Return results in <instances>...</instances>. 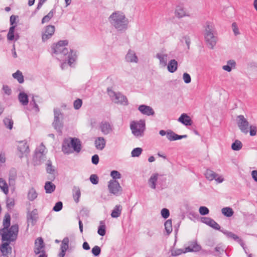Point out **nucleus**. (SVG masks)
<instances>
[{"label":"nucleus","mask_w":257,"mask_h":257,"mask_svg":"<svg viewBox=\"0 0 257 257\" xmlns=\"http://www.w3.org/2000/svg\"><path fill=\"white\" fill-rule=\"evenodd\" d=\"M121 210L122 207L121 205H116L111 213V217L113 218L119 217L121 214Z\"/></svg>","instance_id":"nucleus-35"},{"label":"nucleus","mask_w":257,"mask_h":257,"mask_svg":"<svg viewBox=\"0 0 257 257\" xmlns=\"http://www.w3.org/2000/svg\"><path fill=\"white\" fill-rule=\"evenodd\" d=\"M55 13V8L52 9L47 15L43 18L41 22L42 24H43L45 23L49 22L50 20L53 17Z\"/></svg>","instance_id":"nucleus-33"},{"label":"nucleus","mask_w":257,"mask_h":257,"mask_svg":"<svg viewBox=\"0 0 257 257\" xmlns=\"http://www.w3.org/2000/svg\"><path fill=\"white\" fill-rule=\"evenodd\" d=\"M221 231L225 235H226L228 238H231V239H233L234 240L236 241L243 248H244V243L243 240L238 235H236L235 234L233 233V232H232L231 231H228L227 230H224V231L221 230Z\"/></svg>","instance_id":"nucleus-15"},{"label":"nucleus","mask_w":257,"mask_h":257,"mask_svg":"<svg viewBox=\"0 0 257 257\" xmlns=\"http://www.w3.org/2000/svg\"><path fill=\"white\" fill-rule=\"evenodd\" d=\"M82 104V100L78 98L74 101V103H73L74 108L75 109H78L81 107Z\"/></svg>","instance_id":"nucleus-57"},{"label":"nucleus","mask_w":257,"mask_h":257,"mask_svg":"<svg viewBox=\"0 0 257 257\" xmlns=\"http://www.w3.org/2000/svg\"><path fill=\"white\" fill-rule=\"evenodd\" d=\"M257 128L255 125L249 126V132L250 136H254L256 134Z\"/></svg>","instance_id":"nucleus-60"},{"label":"nucleus","mask_w":257,"mask_h":257,"mask_svg":"<svg viewBox=\"0 0 257 257\" xmlns=\"http://www.w3.org/2000/svg\"><path fill=\"white\" fill-rule=\"evenodd\" d=\"M7 207L8 208H11L15 205V202L14 199L7 198L6 200Z\"/></svg>","instance_id":"nucleus-62"},{"label":"nucleus","mask_w":257,"mask_h":257,"mask_svg":"<svg viewBox=\"0 0 257 257\" xmlns=\"http://www.w3.org/2000/svg\"><path fill=\"white\" fill-rule=\"evenodd\" d=\"M108 189L110 193L115 196L119 195L121 191V187L118 182L115 180H111L108 182Z\"/></svg>","instance_id":"nucleus-8"},{"label":"nucleus","mask_w":257,"mask_h":257,"mask_svg":"<svg viewBox=\"0 0 257 257\" xmlns=\"http://www.w3.org/2000/svg\"><path fill=\"white\" fill-rule=\"evenodd\" d=\"M235 62L234 60H230L227 61V64L223 66L222 68L224 70L229 72L231 71L232 67H235Z\"/></svg>","instance_id":"nucleus-40"},{"label":"nucleus","mask_w":257,"mask_h":257,"mask_svg":"<svg viewBox=\"0 0 257 257\" xmlns=\"http://www.w3.org/2000/svg\"><path fill=\"white\" fill-rule=\"evenodd\" d=\"M143 149L141 148H136L133 150L131 153L132 157H138L142 154Z\"/></svg>","instance_id":"nucleus-49"},{"label":"nucleus","mask_w":257,"mask_h":257,"mask_svg":"<svg viewBox=\"0 0 257 257\" xmlns=\"http://www.w3.org/2000/svg\"><path fill=\"white\" fill-rule=\"evenodd\" d=\"M37 95L32 94V99L30 101L29 105L31 107V109L34 110L35 112H38L40 111V108L38 105L37 103V101L35 99V97H38Z\"/></svg>","instance_id":"nucleus-29"},{"label":"nucleus","mask_w":257,"mask_h":257,"mask_svg":"<svg viewBox=\"0 0 257 257\" xmlns=\"http://www.w3.org/2000/svg\"><path fill=\"white\" fill-rule=\"evenodd\" d=\"M100 224L98 228L97 233L100 236H103L106 233V226L104 221H100Z\"/></svg>","instance_id":"nucleus-36"},{"label":"nucleus","mask_w":257,"mask_h":257,"mask_svg":"<svg viewBox=\"0 0 257 257\" xmlns=\"http://www.w3.org/2000/svg\"><path fill=\"white\" fill-rule=\"evenodd\" d=\"M110 24L117 31H123L127 29L129 21L124 14L119 11L112 13L108 18Z\"/></svg>","instance_id":"nucleus-2"},{"label":"nucleus","mask_w":257,"mask_h":257,"mask_svg":"<svg viewBox=\"0 0 257 257\" xmlns=\"http://www.w3.org/2000/svg\"><path fill=\"white\" fill-rule=\"evenodd\" d=\"M156 58H157L160 61V65L162 66V67H165L167 65V61H168V55L167 54H162L161 53H157L156 54Z\"/></svg>","instance_id":"nucleus-26"},{"label":"nucleus","mask_w":257,"mask_h":257,"mask_svg":"<svg viewBox=\"0 0 257 257\" xmlns=\"http://www.w3.org/2000/svg\"><path fill=\"white\" fill-rule=\"evenodd\" d=\"M236 123L240 131L245 134L249 132V123L243 115H239L236 117Z\"/></svg>","instance_id":"nucleus-7"},{"label":"nucleus","mask_w":257,"mask_h":257,"mask_svg":"<svg viewBox=\"0 0 257 257\" xmlns=\"http://www.w3.org/2000/svg\"><path fill=\"white\" fill-rule=\"evenodd\" d=\"M199 211L201 215H205L209 213L208 208L205 206H201L199 209Z\"/></svg>","instance_id":"nucleus-58"},{"label":"nucleus","mask_w":257,"mask_h":257,"mask_svg":"<svg viewBox=\"0 0 257 257\" xmlns=\"http://www.w3.org/2000/svg\"><path fill=\"white\" fill-rule=\"evenodd\" d=\"M11 224V216L9 213H7L5 215V219L4 220L3 225L4 226L3 229V231L5 230H7Z\"/></svg>","instance_id":"nucleus-39"},{"label":"nucleus","mask_w":257,"mask_h":257,"mask_svg":"<svg viewBox=\"0 0 257 257\" xmlns=\"http://www.w3.org/2000/svg\"><path fill=\"white\" fill-rule=\"evenodd\" d=\"M183 41H185V44H186V45L187 46V49L189 50L190 49V44H191V40H190V38L189 36H187V35L183 36L182 38V39L180 40V41L182 43H183Z\"/></svg>","instance_id":"nucleus-50"},{"label":"nucleus","mask_w":257,"mask_h":257,"mask_svg":"<svg viewBox=\"0 0 257 257\" xmlns=\"http://www.w3.org/2000/svg\"><path fill=\"white\" fill-rule=\"evenodd\" d=\"M20 145L18 147V150L20 151L22 155L24 153H29L30 152L29 146L26 141H22L19 142Z\"/></svg>","instance_id":"nucleus-25"},{"label":"nucleus","mask_w":257,"mask_h":257,"mask_svg":"<svg viewBox=\"0 0 257 257\" xmlns=\"http://www.w3.org/2000/svg\"><path fill=\"white\" fill-rule=\"evenodd\" d=\"M99 127L101 132L104 135H108L113 131V125L107 121H101Z\"/></svg>","instance_id":"nucleus-12"},{"label":"nucleus","mask_w":257,"mask_h":257,"mask_svg":"<svg viewBox=\"0 0 257 257\" xmlns=\"http://www.w3.org/2000/svg\"><path fill=\"white\" fill-rule=\"evenodd\" d=\"M175 133L172 131L169 130L167 131V138L170 141H175Z\"/></svg>","instance_id":"nucleus-52"},{"label":"nucleus","mask_w":257,"mask_h":257,"mask_svg":"<svg viewBox=\"0 0 257 257\" xmlns=\"http://www.w3.org/2000/svg\"><path fill=\"white\" fill-rule=\"evenodd\" d=\"M45 149L46 148L45 146L43 145V143H41L39 147L36 149L35 153L45 154L44 152Z\"/></svg>","instance_id":"nucleus-56"},{"label":"nucleus","mask_w":257,"mask_h":257,"mask_svg":"<svg viewBox=\"0 0 257 257\" xmlns=\"http://www.w3.org/2000/svg\"><path fill=\"white\" fill-rule=\"evenodd\" d=\"M54 117L53 125L55 129L56 130L59 134H61L63 124L62 120H60V116H62V114L59 109L55 108L54 109Z\"/></svg>","instance_id":"nucleus-6"},{"label":"nucleus","mask_w":257,"mask_h":257,"mask_svg":"<svg viewBox=\"0 0 257 257\" xmlns=\"http://www.w3.org/2000/svg\"><path fill=\"white\" fill-rule=\"evenodd\" d=\"M204 35H214L215 28L214 25L212 22L207 21L204 24Z\"/></svg>","instance_id":"nucleus-19"},{"label":"nucleus","mask_w":257,"mask_h":257,"mask_svg":"<svg viewBox=\"0 0 257 257\" xmlns=\"http://www.w3.org/2000/svg\"><path fill=\"white\" fill-rule=\"evenodd\" d=\"M175 16L178 18H181L185 16H188L189 15L186 14V12L182 7H177L175 10Z\"/></svg>","instance_id":"nucleus-34"},{"label":"nucleus","mask_w":257,"mask_h":257,"mask_svg":"<svg viewBox=\"0 0 257 257\" xmlns=\"http://www.w3.org/2000/svg\"><path fill=\"white\" fill-rule=\"evenodd\" d=\"M55 27L53 25H48L45 28L44 33L42 35V40L43 42L47 41L54 35Z\"/></svg>","instance_id":"nucleus-9"},{"label":"nucleus","mask_w":257,"mask_h":257,"mask_svg":"<svg viewBox=\"0 0 257 257\" xmlns=\"http://www.w3.org/2000/svg\"><path fill=\"white\" fill-rule=\"evenodd\" d=\"M161 214L164 218L167 219L170 215V212L169 209L167 208H163L161 211Z\"/></svg>","instance_id":"nucleus-61"},{"label":"nucleus","mask_w":257,"mask_h":257,"mask_svg":"<svg viewBox=\"0 0 257 257\" xmlns=\"http://www.w3.org/2000/svg\"><path fill=\"white\" fill-rule=\"evenodd\" d=\"M222 213L226 217H229L233 215V209L229 207H224L221 209Z\"/></svg>","instance_id":"nucleus-41"},{"label":"nucleus","mask_w":257,"mask_h":257,"mask_svg":"<svg viewBox=\"0 0 257 257\" xmlns=\"http://www.w3.org/2000/svg\"><path fill=\"white\" fill-rule=\"evenodd\" d=\"M37 196L38 193L34 188L32 187L30 188L28 193V199L30 201H33L37 198Z\"/></svg>","instance_id":"nucleus-37"},{"label":"nucleus","mask_w":257,"mask_h":257,"mask_svg":"<svg viewBox=\"0 0 257 257\" xmlns=\"http://www.w3.org/2000/svg\"><path fill=\"white\" fill-rule=\"evenodd\" d=\"M108 95L111 97V100L116 103L123 104L124 105H128V101L126 97L121 93H116L110 88H107Z\"/></svg>","instance_id":"nucleus-5"},{"label":"nucleus","mask_w":257,"mask_h":257,"mask_svg":"<svg viewBox=\"0 0 257 257\" xmlns=\"http://www.w3.org/2000/svg\"><path fill=\"white\" fill-rule=\"evenodd\" d=\"M14 78L17 80L19 83H23L24 82V76L20 70H17L16 72L12 75Z\"/></svg>","instance_id":"nucleus-38"},{"label":"nucleus","mask_w":257,"mask_h":257,"mask_svg":"<svg viewBox=\"0 0 257 257\" xmlns=\"http://www.w3.org/2000/svg\"><path fill=\"white\" fill-rule=\"evenodd\" d=\"M138 110L142 114L147 116L154 115L155 113L152 107L145 104L140 105Z\"/></svg>","instance_id":"nucleus-14"},{"label":"nucleus","mask_w":257,"mask_h":257,"mask_svg":"<svg viewBox=\"0 0 257 257\" xmlns=\"http://www.w3.org/2000/svg\"><path fill=\"white\" fill-rule=\"evenodd\" d=\"M204 38L209 48L212 49L216 45L217 37L214 35H205Z\"/></svg>","instance_id":"nucleus-16"},{"label":"nucleus","mask_w":257,"mask_h":257,"mask_svg":"<svg viewBox=\"0 0 257 257\" xmlns=\"http://www.w3.org/2000/svg\"><path fill=\"white\" fill-rule=\"evenodd\" d=\"M94 144L97 150H102L105 147L106 141L103 137H98L95 139Z\"/></svg>","instance_id":"nucleus-21"},{"label":"nucleus","mask_w":257,"mask_h":257,"mask_svg":"<svg viewBox=\"0 0 257 257\" xmlns=\"http://www.w3.org/2000/svg\"><path fill=\"white\" fill-rule=\"evenodd\" d=\"M158 176L159 175L158 173H154L152 174L149 179L148 183L151 188L154 189H156V183L158 180Z\"/></svg>","instance_id":"nucleus-30"},{"label":"nucleus","mask_w":257,"mask_h":257,"mask_svg":"<svg viewBox=\"0 0 257 257\" xmlns=\"http://www.w3.org/2000/svg\"><path fill=\"white\" fill-rule=\"evenodd\" d=\"M5 126L9 130H12L13 126V120L9 117H6L3 120Z\"/></svg>","instance_id":"nucleus-45"},{"label":"nucleus","mask_w":257,"mask_h":257,"mask_svg":"<svg viewBox=\"0 0 257 257\" xmlns=\"http://www.w3.org/2000/svg\"><path fill=\"white\" fill-rule=\"evenodd\" d=\"M91 252L94 256H98L101 253V248L99 246L95 245L92 248Z\"/></svg>","instance_id":"nucleus-51"},{"label":"nucleus","mask_w":257,"mask_h":257,"mask_svg":"<svg viewBox=\"0 0 257 257\" xmlns=\"http://www.w3.org/2000/svg\"><path fill=\"white\" fill-rule=\"evenodd\" d=\"M0 188L3 191V192L7 195L9 193V187L8 185L5 180L2 178H0Z\"/></svg>","instance_id":"nucleus-42"},{"label":"nucleus","mask_w":257,"mask_h":257,"mask_svg":"<svg viewBox=\"0 0 257 257\" xmlns=\"http://www.w3.org/2000/svg\"><path fill=\"white\" fill-rule=\"evenodd\" d=\"M89 180L90 182L94 185H96L98 183V177L95 174H92L90 175Z\"/></svg>","instance_id":"nucleus-54"},{"label":"nucleus","mask_w":257,"mask_h":257,"mask_svg":"<svg viewBox=\"0 0 257 257\" xmlns=\"http://www.w3.org/2000/svg\"><path fill=\"white\" fill-rule=\"evenodd\" d=\"M19 231L18 224L12 225L9 229L3 231L2 233V240L3 241L13 242L16 240Z\"/></svg>","instance_id":"nucleus-3"},{"label":"nucleus","mask_w":257,"mask_h":257,"mask_svg":"<svg viewBox=\"0 0 257 257\" xmlns=\"http://www.w3.org/2000/svg\"><path fill=\"white\" fill-rule=\"evenodd\" d=\"M183 79L185 83H189L191 81L190 75L187 73H184L183 75Z\"/></svg>","instance_id":"nucleus-63"},{"label":"nucleus","mask_w":257,"mask_h":257,"mask_svg":"<svg viewBox=\"0 0 257 257\" xmlns=\"http://www.w3.org/2000/svg\"><path fill=\"white\" fill-rule=\"evenodd\" d=\"M201 249V246L196 241L192 242L188 247L185 248V252H196Z\"/></svg>","instance_id":"nucleus-22"},{"label":"nucleus","mask_w":257,"mask_h":257,"mask_svg":"<svg viewBox=\"0 0 257 257\" xmlns=\"http://www.w3.org/2000/svg\"><path fill=\"white\" fill-rule=\"evenodd\" d=\"M125 59L129 62H138V57L134 52L130 50L125 56Z\"/></svg>","instance_id":"nucleus-31"},{"label":"nucleus","mask_w":257,"mask_h":257,"mask_svg":"<svg viewBox=\"0 0 257 257\" xmlns=\"http://www.w3.org/2000/svg\"><path fill=\"white\" fill-rule=\"evenodd\" d=\"M44 188H45V189L46 191V193L50 194V193H52V192H53L55 191V188H56V186L55 184L52 183L51 182L47 181L45 183Z\"/></svg>","instance_id":"nucleus-32"},{"label":"nucleus","mask_w":257,"mask_h":257,"mask_svg":"<svg viewBox=\"0 0 257 257\" xmlns=\"http://www.w3.org/2000/svg\"><path fill=\"white\" fill-rule=\"evenodd\" d=\"M63 207V203L61 201L57 202L53 207V210L56 212L60 211Z\"/></svg>","instance_id":"nucleus-59"},{"label":"nucleus","mask_w":257,"mask_h":257,"mask_svg":"<svg viewBox=\"0 0 257 257\" xmlns=\"http://www.w3.org/2000/svg\"><path fill=\"white\" fill-rule=\"evenodd\" d=\"M186 252H185V249L179 248L172 251L171 255L173 256H176L182 253H185Z\"/></svg>","instance_id":"nucleus-53"},{"label":"nucleus","mask_w":257,"mask_h":257,"mask_svg":"<svg viewBox=\"0 0 257 257\" xmlns=\"http://www.w3.org/2000/svg\"><path fill=\"white\" fill-rule=\"evenodd\" d=\"M242 147L241 142L238 140H235L231 145V149L233 151H239L242 148Z\"/></svg>","instance_id":"nucleus-44"},{"label":"nucleus","mask_w":257,"mask_h":257,"mask_svg":"<svg viewBox=\"0 0 257 257\" xmlns=\"http://www.w3.org/2000/svg\"><path fill=\"white\" fill-rule=\"evenodd\" d=\"M68 44V40H61L56 44H53L51 46V50L52 53L56 55L59 54L65 57V59H67L68 64L71 66L76 61L77 55L75 52H74L71 49H70V51H69L65 47Z\"/></svg>","instance_id":"nucleus-1"},{"label":"nucleus","mask_w":257,"mask_h":257,"mask_svg":"<svg viewBox=\"0 0 257 257\" xmlns=\"http://www.w3.org/2000/svg\"><path fill=\"white\" fill-rule=\"evenodd\" d=\"M71 149L77 153H79L81 149V145L79 139L76 138H70Z\"/></svg>","instance_id":"nucleus-18"},{"label":"nucleus","mask_w":257,"mask_h":257,"mask_svg":"<svg viewBox=\"0 0 257 257\" xmlns=\"http://www.w3.org/2000/svg\"><path fill=\"white\" fill-rule=\"evenodd\" d=\"M11 242L6 241L5 242H4L2 244L1 246V251L4 256L7 255V248H8V246L10 245V243Z\"/></svg>","instance_id":"nucleus-47"},{"label":"nucleus","mask_w":257,"mask_h":257,"mask_svg":"<svg viewBox=\"0 0 257 257\" xmlns=\"http://www.w3.org/2000/svg\"><path fill=\"white\" fill-rule=\"evenodd\" d=\"M45 244L42 237L38 238L35 242L34 252L36 254H39L46 252L45 250Z\"/></svg>","instance_id":"nucleus-10"},{"label":"nucleus","mask_w":257,"mask_h":257,"mask_svg":"<svg viewBox=\"0 0 257 257\" xmlns=\"http://www.w3.org/2000/svg\"><path fill=\"white\" fill-rule=\"evenodd\" d=\"M178 121L186 126L191 125L192 124L191 118L186 113L182 114L179 118Z\"/></svg>","instance_id":"nucleus-24"},{"label":"nucleus","mask_w":257,"mask_h":257,"mask_svg":"<svg viewBox=\"0 0 257 257\" xmlns=\"http://www.w3.org/2000/svg\"><path fill=\"white\" fill-rule=\"evenodd\" d=\"M165 229L167 232V234H170L172 231V220L168 219L165 222Z\"/></svg>","instance_id":"nucleus-43"},{"label":"nucleus","mask_w":257,"mask_h":257,"mask_svg":"<svg viewBox=\"0 0 257 257\" xmlns=\"http://www.w3.org/2000/svg\"><path fill=\"white\" fill-rule=\"evenodd\" d=\"M74 189H75V192L73 194V197L74 200L76 203H78L79 201V198L81 196V192L78 187H74Z\"/></svg>","instance_id":"nucleus-48"},{"label":"nucleus","mask_w":257,"mask_h":257,"mask_svg":"<svg viewBox=\"0 0 257 257\" xmlns=\"http://www.w3.org/2000/svg\"><path fill=\"white\" fill-rule=\"evenodd\" d=\"M39 218L37 209H34L27 213V219L28 222H30L32 226L36 224Z\"/></svg>","instance_id":"nucleus-13"},{"label":"nucleus","mask_w":257,"mask_h":257,"mask_svg":"<svg viewBox=\"0 0 257 257\" xmlns=\"http://www.w3.org/2000/svg\"><path fill=\"white\" fill-rule=\"evenodd\" d=\"M62 151L65 154H70L73 152L71 149L70 138L64 140L62 143Z\"/></svg>","instance_id":"nucleus-17"},{"label":"nucleus","mask_w":257,"mask_h":257,"mask_svg":"<svg viewBox=\"0 0 257 257\" xmlns=\"http://www.w3.org/2000/svg\"><path fill=\"white\" fill-rule=\"evenodd\" d=\"M204 175L206 178L209 181H212L214 179L218 183H221L224 180L221 176L217 177L218 176V174L210 169H207Z\"/></svg>","instance_id":"nucleus-11"},{"label":"nucleus","mask_w":257,"mask_h":257,"mask_svg":"<svg viewBox=\"0 0 257 257\" xmlns=\"http://www.w3.org/2000/svg\"><path fill=\"white\" fill-rule=\"evenodd\" d=\"M47 173L51 174V176L48 177V179L53 181L55 178V175L54 174L55 169L52 166V162L50 160H48L47 163L46 167Z\"/></svg>","instance_id":"nucleus-23"},{"label":"nucleus","mask_w":257,"mask_h":257,"mask_svg":"<svg viewBox=\"0 0 257 257\" xmlns=\"http://www.w3.org/2000/svg\"><path fill=\"white\" fill-rule=\"evenodd\" d=\"M132 134L136 137H143L146 129L145 121L141 119L138 121H133L130 124Z\"/></svg>","instance_id":"nucleus-4"},{"label":"nucleus","mask_w":257,"mask_h":257,"mask_svg":"<svg viewBox=\"0 0 257 257\" xmlns=\"http://www.w3.org/2000/svg\"><path fill=\"white\" fill-rule=\"evenodd\" d=\"M110 175L113 179H119L121 177V174L117 171L113 170L110 173Z\"/></svg>","instance_id":"nucleus-64"},{"label":"nucleus","mask_w":257,"mask_h":257,"mask_svg":"<svg viewBox=\"0 0 257 257\" xmlns=\"http://www.w3.org/2000/svg\"><path fill=\"white\" fill-rule=\"evenodd\" d=\"M18 99L20 102L24 106L27 105L29 103L28 95L24 92H20L18 95Z\"/></svg>","instance_id":"nucleus-28"},{"label":"nucleus","mask_w":257,"mask_h":257,"mask_svg":"<svg viewBox=\"0 0 257 257\" xmlns=\"http://www.w3.org/2000/svg\"><path fill=\"white\" fill-rule=\"evenodd\" d=\"M45 154L35 153L33 158V163L34 166H38L42 164L45 160Z\"/></svg>","instance_id":"nucleus-20"},{"label":"nucleus","mask_w":257,"mask_h":257,"mask_svg":"<svg viewBox=\"0 0 257 257\" xmlns=\"http://www.w3.org/2000/svg\"><path fill=\"white\" fill-rule=\"evenodd\" d=\"M178 67V62L175 59H172L169 62L167 65V69L169 72L171 73L175 72Z\"/></svg>","instance_id":"nucleus-27"},{"label":"nucleus","mask_w":257,"mask_h":257,"mask_svg":"<svg viewBox=\"0 0 257 257\" xmlns=\"http://www.w3.org/2000/svg\"><path fill=\"white\" fill-rule=\"evenodd\" d=\"M209 226L216 230H219L220 229V225L213 219H211Z\"/></svg>","instance_id":"nucleus-55"},{"label":"nucleus","mask_w":257,"mask_h":257,"mask_svg":"<svg viewBox=\"0 0 257 257\" xmlns=\"http://www.w3.org/2000/svg\"><path fill=\"white\" fill-rule=\"evenodd\" d=\"M69 238L67 237H65L61 245V250L66 252L68 248Z\"/></svg>","instance_id":"nucleus-46"}]
</instances>
